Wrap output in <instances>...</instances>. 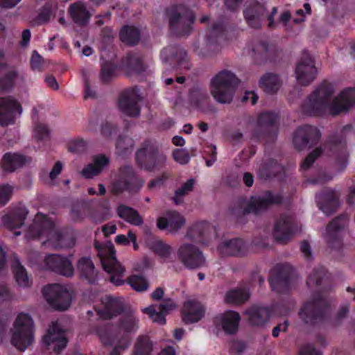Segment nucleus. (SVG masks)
<instances>
[{
  "label": "nucleus",
  "instance_id": "1",
  "mask_svg": "<svg viewBox=\"0 0 355 355\" xmlns=\"http://www.w3.org/2000/svg\"><path fill=\"white\" fill-rule=\"evenodd\" d=\"M333 89L330 86L322 85L316 89L305 103L304 112L310 115H338L347 112L355 103V90L346 89L331 100Z\"/></svg>",
  "mask_w": 355,
  "mask_h": 355
},
{
  "label": "nucleus",
  "instance_id": "2",
  "mask_svg": "<svg viewBox=\"0 0 355 355\" xmlns=\"http://www.w3.org/2000/svg\"><path fill=\"white\" fill-rule=\"evenodd\" d=\"M26 237L38 238L43 245L54 249L69 248L75 245L73 235L61 234L53 221L40 213L35 216L33 223L26 232Z\"/></svg>",
  "mask_w": 355,
  "mask_h": 355
},
{
  "label": "nucleus",
  "instance_id": "3",
  "mask_svg": "<svg viewBox=\"0 0 355 355\" xmlns=\"http://www.w3.org/2000/svg\"><path fill=\"white\" fill-rule=\"evenodd\" d=\"M137 327L138 319L133 315H127L123 318L121 327L117 331L100 332V339L104 345L114 347V351L110 355H119V351L128 348L130 343L127 334L135 331Z\"/></svg>",
  "mask_w": 355,
  "mask_h": 355
},
{
  "label": "nucleus",
  "instance_id": "4",
  "mask_svg": "<svg viewBox=\"0 0 355 355\" xmlns=\"http://www.w3.org/2000/svg\"><path fill=\"white\" fill-rule=\"evenodd\" d=\"M237 85L238 79L232 72L222 71L211 80V94L217 102L230 103Z\"/></svg>",
  "mask_w": 355,
  "mask_h": 355
},
{
  "label": "nucleus",
  "instance_id": "5",
  "mask_svg": "<svg viewBox=\"0 0 355 355\" xmlns=\"http://www.w3.org/2000/svg\"><path fill=\"white\" fill-rule=\"evenodd\" d=\"M33 340V322L31 317L26 313H19L14 323L12 344L18 349L24 351Z\"/></svg>",
  "mask_w": 355,
  "mask_h": 355
},
{
  "label": "nucleus",
  "instance_id": "6",
  "mask_svg": "<svg viewBox=\"0 0 355 355\" xmlns=\"http://www.w3.org/2000/svg\"><path fill=\"white\" fill-rule=\"evenodd\" d=\"M166 157L160 153L152 143L146 141L137 151L136 161L141 168L153 170L161 167L166 162Z\"/></svg>",
  "mask_w": 355,
  "mask_h": 355
},
{
  "label": "nucleus",
  "instance_id": "7",
  "mask_svg": "<svg viewBox=\"0 0 355 355\" xmlns=\"http://www.w3.org/2000/svg\"><path fill=\"white\" fill-rule=\"evenodd\" d=\"M169 25L171 30L178 35H187L191 30L195 21L193 15L184 6L172 8L168 11Z\"/></svg>",
  "mask_w": 355,
  "mask_h": 355
},
{
  "label": "nucleus",
  "instance_id": "8",
  "mask_svg": "<svg viewBox=\"0 0 355 355\" xmlns=\"http://www.w3.org/2000/svg\"><path fill=\"white\" fill-rule=\"evenodd\" d=\"M276 13V8L272 7L271 12L267 14L266 6L257 1L249 3L243 12L245 19L248 24L254 28H259L262 21L266 17L269 21L268 26L272 27L274 26L273 17Z\"/></svg>",
  "mask_w": 355,
  "mask_h": 355
},
{
  "label": "nucleus",
  "instance_id": "9",
  "mask_svg": "<svg viewBox=\"0 0 355 355\" xmlns=\"http://www.w3.org/2000/svg\"><path fill=\"white\" fill-rule=\"evenodd\" d=\"M43 294L53 309L66 310L71 302V296L67 288L60 284L46 286L43 289Z\"/></svg>",
  "mask_w": 355,
  "mask_h": 355
},
{
  "label": "nucleus",
  "instance_id": "10",
  "mask_svg": "<svg viewBox=\"0 0 355 355\" xmlns=\"http://www.w3.org/2000/svg\"><path fill=\"white\" fill-rule=\"evenodd\" d=\"M177 257L179 261L189 268H199L205 263V259L199 248L187 241L178 248Z\"/></svg>",
  "mask_w": 355,
  "mask_h": 355
},
{
  "label": "nucleus",
  "instance_id": "11",
  "mask_svg": "<svg viewBox=\"0 0 355 355\" xmlns=\"http://www.w3.org/2000/svg\"><path fill=\"white\" fill-rule=\"evenodd\" d=\"M107 256L105 257L100 252L101 261L104 270L110 274V281L116 286L122 285L125 280L123 277L125 273V268L118 262L114 256L113 247L110 246L105 249Z\"/></svg>",
  "mask_w": 355,
  "mask_h": 355
},
{
  "label": "nucleus",
  "instance_id": "12",
  "mask_svg": "<svg viewBox=\"0 0 355 355\" xmlns=\"http://www.w3.org/2000/svg\"><path fill=\"white\" fill-rule=\"evenodd\" d=\"M143 181L137 178L132 167L124 166L121 168L119 178L111 186V191L114 194H119L125 190L133 191L139 189Z\"/></svg>",
  "mask_w": 355,
  "mask_h": 355
},
{
  "label": "nucleus",
  "instance_id": "13",
  "mask_svg": "<svg viewBox=\"0 0 355 355\" xmlns=\"http://www.w3.org/2000/svg\"><path fill=\"white\" fill-rule=\"evenodd\" d=\"M320 137L321 134L316 127L304 125L295 132L293 141L296 148L302 150L307 146L315 144Z\"/></svg>",
  "mask_w": 355,
  "mask_h": 355
},
{
  "label": "nucleus",
  "instance_id": "14",
  "mask_svg": "<svg viewBox=\"0 0 355 355\" xmlns=\"http://www.w3.org/2000/svg\"><path fill=\"white\" fill-rule=\"evenodd\" d=\"M141 95L137 88H132L125 91L119 100V110L129 116H137L140 114L139 102Z\"/></svg>",
  "mask_w": 355,
  "mask_h": 355
},
{
  "label": "nucleus",
  "instance_id": "15",
  "mask_svg": "<svg viewBox=\"0 0 355 355\" xmlns=\"http://www.w3.org/2000/svg\"><path fill=\"white\" fill-rule=\"evenodd\" d=\"M317 69L311 56L304 54L299 61L295 69V78L298 84L306 85L315 78Z\"/></svg>",
  "mask_w": 355,
  "mask_h": 355
},
{
  "label": "nucleus",
  "instance_id": "16",
  "mask_svg": "<svg viewBox=\"0 0 355 355\" xmlns=\"http://www.w3.org/2000/svg\"><path fill=\"white\" fill-rule=\"evenodd\" d=\"M21 105L11 96L0 98V123L7 125L12 123L22 113Z\"/></svg>",
  "mask_w": 355,
  "mask_h": 355
},
{
  "label": "nucleus",
  "instance_id": "17",
  "mask_svg": "<svg viewBox=\"0 0 355 355\" xmlns=\"http://www.w3.org/2000/svg\"><path fill=\"white\" fill-rule=\"evenodd\" d=\"M44 343L49 349L58 353L67 346V341L64 332L58 323H53L44 337Z\"/></svg>",
  "mask_w": 355,
  "mask_h": 355
},
{
  "label": "nucleus",
  "instance_id": "18",
  "mask_svg": "<svg viewBox=\"0 0 355 355\" xmlns=\"http://www.w3.org/2000/svg\"><path fill=\"white\" fill-rule=\"evenodd\" d=\"M123 308V299L107 295L102 300V307L96 309V311L100 317L110 319L119 314Z\"/></svg>",
  "mask_w": 355,
  "mask_h": 355
},
{
  "label": "nucleus",
  "instance_id": "19",
  "mask_svg": "<svg viewBox=\"0 0 355 355\" xmlns=\"http://www.w3.org/2000/svg\"><path fill=\"white\" fill-rule=\"evenodd\" d=\"M184 224V218L175 211L166 212L164 216L157 219V223L159 230H168L171 233H176Z\"/></svg>",
  "mask_w": 355,
  "mask_h": 355
},
{
  "label": "nucleus",
  "instance_id": "20",
  "mask_svg": "<svg viewBox=\"0 0 355 355\" xmlns=\"http://www.w3.org/2000/svg\"><path fill=\"white\" fill-rule=\"evenodd\" d=\"M215 233L214 227L205 221L198 222L191 226L187 233L186 239L197 243H204L210 235Z\"/></svg>",
  "mask_w": 355,
  "mask_h": 355
},
{
  "label": "nucleus",
  "instance_id": "21",
  "mask_svg": "<svg viewBox=\"0 0 355 355\" xmlns=\"http://www.w3.org/2000/svg\"><path fill=\"white\" fill-rule=\"evenodd\" d=\"M241 317L237 312L225 311L215 319L216 327H220L226 334H234L237 329Z\"/></svg>",
  "mask_w": 355,
  "mask_h": 355
},
{
  "label": "nucleus",
  "instance_id": "22",
  "mask_svg": "<svg viewBox=\"0 0 355 355\" xmlns=\"http://www.w3.org/2000/svg\"><path fill=\"white\" fill-rule=\"evenodd\" d=\"M144 242L149 250L162 259L168 260L173 254L172 246L154 235H147Z\"/></svg>",
  "mask_w": 355,
  "mask_h": 355
},
{
  "label": "nucleus",
  "instance_id": "23",
  "mask_svg": "<svg viewBox=\"0 0 355 355\" xmlns=\"http://www.w3.org/2000/svg\"><path fill=\"white\" fill-rule=\"evenodd\" d=\"M281 200L282 197L279 195H272L270 192L262 196L252 197L247 211L260 212L273 204L279 203Z\"/></svg>",
  "mask_w": 355,
  "mask_h": 355
},
{
  "label": "nucleus",
  "instance_id": "24",
  "mask_svg": "<svg viewBox=\"0 0 355 355\" xmlns=\"http://www.w3.org/2000/svg\"><path fill=\"white\" fill-rule=\"evenodd\" d=\"M175 308L176 305L173 302L167 300L159 306L152 305L144 308L142 311L149 315L153 322L163 324L165 323V314Z\"/></svg>",
  "mask_w": 355,
  "mask_h": 355
},
{
  "label": "nucleus",
  "instance_id": "25",
  "mask_svg": "<svg viewBox=\"0 0 355 355\" xmlns=\"http://www.w3.org/2000/svg\"><path fill=\"white\" fill-rule=\"evenodd\" d=\"M298 230L295 228L292 218L283 216L279 218L275 227L274 236L279 242L287 241L291 234L297 232Z\"/></svg>",
  "mask_w": 355,
  "mask_h": 355
},
{
  "label": "nucleus",
  "instance_id": "26",
  "mask_svg": "<svg viewBox=\"0 0 355 355\" xmlns=\"http://www.w3.org/2000/svg\"><path fill=\"white\" fill-rule=\"evenodd\" d=\"M182 312L184 322L193 323L201 320L205 313V308L200 302L189 300L184 304Z\"/></svg>",
  "mask_w": 355,
  "mask_h": 355
},
{
  "label": "nucleus",
  "instance_id": "27",
  "mask_svg": "<svg viewBox=\"0 0 355 355\" xmlns=\"http://www.w3.org/2000/svg\"><path fill=\"white\" fill-rule=\"evenodd\" d=\"M109 163L110 159L105 155H96L92 162L83 168L81 174L86 178H92L99 175Z\"/></svg>",
  "mask_w": 355,
  "mask_h": 355
},
{
  "label": "nucleus",
  "instance_id": "28",
  "mask_svg": "<svg viewBox=\"0 0 355 355\" xmlns=\"http://www.w3.org/2000/svg\"><path fill=\"white\" fill-rule=\"evenodd\" d=\"M338 193L332 189H328L317 196L320 209L327 215L331 214L336 209L338 205Z\"/></svg>",
  "mask_w": 355,
  "mask_h": 355
},
{
  "label": "nucleus",
  "instance_id": "29",
  "mask_svg": "<svg viewBox=\"0 0 355 355\" xmlns=\"http://www.w3.org/2000/svg\"><path fill=\"white\" fill-rule=\"evenodd\" d=\"M28 162H30V159H27L22 155L15 153H8L3 157L1 167L4 171L12 172Z\"/></svg>",
  "mask_w": 355,
  "mask_h": 355
},
{
  "label": "nucleus",
  "instance_id": "30",
  "mask_svg": "<svg viewBox=\"0 0 355 355\" xmlns=\"http://www.w3.org/2000/svg\"><path fill=\"white\" fill-rule=\"evenodd\" d=\"M69 11L73 21L76 24L83 26L89 22L91 14L83 2L78 1L71 4Z\"/></svg>",
  "mask_w": 355,
  "mask_h": 355
},
{
  "label": "nucleus",
  "instance_id": "31",
  "mask_svg": "<svg viewBox=\"0 0 355 355\" xmlns=\"http://www.w3.org/2000/svg\"><path fill=\"white\" fill-rule=\"evenodd\" d=\"M26 215L25 209L13 210L2 217V225L10 230L19 228L23 225Z\"/></svg>",
  "mask_w": 355,
  "mask_h": 355
},
{
  "label": "nucleus",
  "instance_id": "32",
  "mask_svg": "<svg viewBox=\"0 0 355 355\" xmlns=\"http://www.w3.org/2000/svg\"><path fill=\"white\" fill-rule=\"evenodd\" d=\"M250 323L254 326H261L266 324L270 317V311L266 307L254 306L245 312Z\"/></svg>",
  "mask_w": 355,
  "mask_h": 355
},
{
  "label": "nucleus",
  "instance_id": "33",
  "mask_svg": "<svg viewBox=\"0 0 355 355\" xmlns=\"http://www.w3.org/2000/svg\"><path fill=\"white\" fill-rule=\"evenodd\" d=\"M244 247L242 240L234 239L223 241L218 247V250L224 256H236L243 253Z\"/></svg>",
  "mask_w": 355,
  "mask_h": 355
},
{
  "label": "nucleus",
  "instance_id": "34",
  "mask_svg": "<svg viewBox=\"0 0 355 355\" xmlns=\"http://www.w3.org/2000/svg\"><path fill=\"white\" fill-rule=\"evenodd\" d=\"M118 216L127 223L135 226L141 225L144 220L138 212L130 207L119 205L116 209Z\"/></svg>",
  "mask_w": 355,
  "mask_h": 355
},
{
  "label": "nucleus",
  "instance_id": "35",
  "mask_svg": "<svg viewBox=\"0 0 355 355\" xmlns=\"http://www.w3.org/2000/svg\"><path fill=\"white\" fill-rule=\"evenodd\" d=\"M12 268L13 270L15 281L19 286L27 288L31 286V280L28 277L26 270L21 265L19 259L14 257L12 262Z\"/></svg>",
  "mask_w": 355,
  "mask_h": 355
},
{
  "label": "nucleus",
  "instance_id": "36",
  "mask_svg": "<svg viewBox=\"0 0 355 355\" xmlns=\"http://www.w3.org/2000/svg\"><path fill=\"white\" fill-rule=\"evenodd\" d=\"M125 72L131 76L134 73H140L145 69V66L141 58L136 55L127 58L123 65Z\"/></svg>",
  "mask_w": 355,
  "mask_h": 355
},
{
  "label": "nucleus",
  "instance_id": "37",
  "mask_svg": "<svg viewBox=\"0 0 355 355\" xmlns=\"http://www.w3.org/2000/svg\"><path fill=\"white\" fill-rule=\"evenodd\" d=\"M78 270L89 282L96 279V272L94 264L88 258H82L78 261Z\"/></svg>",
  "mask_w": 355,
  "mask_h": 355
},
{
  "label": "nucleus",
  "instance_id": "38",
  "mask_svg": "<svg viewBox=\"0 0 355 355\" xmlns=\"http://www.w3.org/2000/svg\"><path fill=\"white\" fill-rule=\"evenodd\" d=\"M347 218L345 216L336 218L334 219L327 226L325 232L323 234L326 239L329 242V240L336 236L338 232L344 228L347 225Z\"/></svg>",
  "mask_w": 355,
  "mask_h": 355
},
{
  "label": "nucleus",
  "instance_id": "39",
  "mask_svg": "<svg viewBox=\"0 0 355 355\" xmlns=\"http://www.w3.org/2000/svg\"><path fill=\"white\" fill-rule=\"evenodd\" d=\"M260 85L267 93H274L279 89L280 81L277 75L268 73L261 78Z\"/></svg>",
  "mask_w": 355,
  "mask_h": 355
},
{
  "label": "nucleus",
  "instance_id": "40",
  "mask_svg": "<svg viewBox=\"0 0 355 355\" xmlns=\"http://www.w3.org/2000/svg\"><path fill=\"white\" fill-rule=\"evenodd\" d=\"M318 302L306 304L300 311V317L306 323L313 322L318 315L316 309H318Z\"/></svg>",
  "mask_w": 355,
  "mask_h": 355
},
{
  "label": "nucleus",
  "instance_id": "41",
  "mask_svg": "<svg viewBox=\"0 0 355 355\" xmlns=\"http://www.w3.org/2000/svg\"><path fill=\"white\" fill-rule=\"evenodd\" d=\"M120 38L128 44H136L139 40L140 33L135 27L124 26L120 32Z\"/></svg>",
  "mask_w": 355,
  "mask_h": 355
},
{
  "label": "nucleus",
  "instance_id": "42",
  "mask_svg": "<svg viewBox=\"0 0 355 355\" xmlns=\"http://www.w3.org/2000/svg\"><path fill=\"white\" fill-rule=\"evenodd\" d=\"M246 290L238 288L229 291L225 295V302L228 304H239L245 302L249 298Z\"/></svg>",
  "mask_w": 355,
  "mask_h": 355
},
{
  "label": "nucleus",
  "instance_id": "43",
  "mask_svg": "<svg viewBox=\"0 0 355 355\" xmlns=\"http://www.w3.org/2000/svg\"><path fill=\"white\" fill-rule=\"evenodd\" d=\"M22 81V75L12 71L0 80V88L3 90H9Z\"/></svg>",
  "mask_w": 355,
  "mask_h": 355
},
{
  "label": "nucleus",
  "instance_id": "44",
  "mask_svg": "<svg viewBox=\"0 0 355 355\" xmlns=\"http://www.w3.org/2000/svg\"><path fill=\"white\" fill-rule=\"evenodd\" d=\"M128 284L137 292H143L148 288L149 284L146 278L140 275H132L127 279Z\"/></svg>",
  "mask_w": 355,
  "mask_h": 355
},
{
  "label": "nucleus",
  "instance_id": "45",
  "mask_svg": "<svg viewBox=\"0 0 355 355\" xmlns=\"http://www.w3.org/2000/svg\"><path fill=\"white\" fill-rule=\"evenodd\" d=\"M195 183L194 179H189L175 191L173 200L176 205L182 203L184 197L192 191Z\"/></svg>",
  "mask_w": 355,
  "mask_h": 355
},
{
  "label": "nucleus",
  "instance_id": "46",
  "mask_svg": "<svg viewBox=\"0 0 355 355\" xmlns=\"http://www.w3.org/2000/svg\"><path fill=\"white\" fill-rule=\"evenodd\" d=\"M152 345L146 336L141 337L136 344L135 352L133 355H150Z\"/></svg>",
  "mask_w": 355,
  "mask_h": 355
},
{
  "label": "nucleus",
  "instance_id": "47",
  "mask_svg": "<svg viewBox=\"0 0 355 355\" xmlns=\"http://www.w3.org/2000/svg\"><path fill=\"white\" fill-rule=\"evenodd\" d=\"M74 268L71 260L62 256V261L58 264V273L66 277H71L73 275Z\"/></svg>",
  "mask_w": 355,
  "mask_h": 355
},
{
  "label": "nucleus",
  "instance_id": "48",
  "mask_svg": "<svg viewBox=\"0 0 355 355\" xmlns=\"http://www.w3.org/2000/svg\"><path fill=\"white\" fill-rule=\"evenodd\" d=\"M74 268L71 260L62 256V261L58 264V273L66 277H71L73 275Z\"/></svg>",
  "mask_w": 355,
  "mask_h": 355
},
{
  "label": "nucleus",
  "instance_id": "49",
  "mask_svg": "<svg viewBox=\"0 0 355 355\" xmlns=\"http://www.w3.org/2000/svg\"><path fill=\"white\" fill-rule=\"evenodd\" d=\"M62 261V256L59 254H49L44 259L43 268L58 273V264Z\"/></svg>",
  "mask_w": 355,
  "mask_h": 355
},
{
  "label": "nucleus",
  "instance_id": "50",
  "mask_svg": "<svg viewBox=\"0 0 355 355\" xmlns=\"http://www.w3.org/2000/svg\"><path fill=\"white\" fill-rule=\"evenodd\" d=\"M277 118V115L274 113H263L258 117L257 120V126L270 125L276 122Z\"/></svg>",
  "mask_w": 355,
  "mask_h": 355
},
{
  "label": "nucleus",
  "instance_id": "51",
  "mask_svg": "<svg viewBox=\"0 0 355 355\" xmlns=\"http://www.w3.org/2000/svg\"><path fill=\"white\" fill-rule=\"evenodd\" d=\"M323 150L320 148H317L313 150L309 155L306 157V159L301 164L300 168L302 170L308 169L311 165L315 162V160L321 155Z\"/></svg>",
  "mask_w": 355,
  "mask_h": 355
},
{
  "label": "nucleus",
  "instance_id": "52",
  "mask_svg": "<svg viewBox=\"0 0 355 355\" xmlns=\"http://www.w3.org/2000/svg\"><path fill=\"white\" fill-rule=\"evenodd\" d=\"M13 187L9 184L0 185V205H6L10 199Z\"/></svg>",
  "mask_w": 355,
  "mask_h": 355
},
{
  "label": "nucleus",
  "instance_id": "53",
  "mask_svg": "<svg viewBox=\"0 0 355 355\" xmlns=\"http://www.w3.org/2000/svg\"><path fill=\"white\" fill-rule=\"evenodd\" d=\"M115 67L109 62L104 63L102 65L101 71V79L106 82L110 80L114 75Z\"/></svg>",
  "mask_w": 355,
  "mask_h": 355
},
{
  "label": "nucleus",
  "instance_id": "54",
  "mask_svg": "<svg viewBox=\"0 0 355 355\" xmlns=\"http://www.w3.org/2000/svg\"><path fill=\"white\" fill-rule=\"evenodd\" d=\"M33 137L37 141H46L49 137V131L46 127L43 124L36 125L34 129Z\"/></svg>",
  "mask_w": 355,
  "mask_h": 355
},
{
  "label": "nucleus",
  "instance_id": "55",
  "mask_svg": "<svg viewBox=\"0 0 355 355\" xmlns=\"http://www.w3.org/2000/svg\"><path fill=\"white\" fill-rule=\"evenodd\" d=\"M207 98L205 92L198 89H194L189 93V98L191 103L198 105Z\"/></svg>",
  "mask_w": 355,
  "mask_h": 355
},
{
  "label": "nucleus",
  "instance_id": "56",
  "mask_svg": "<svg viewBox=\"0 0 355 355\" xmlns=\"http://www.w3.org/2000/svg\"><path fill=\"white\" fill-rule=\"evenodd\" d=\"M175 60L178 61V66L180 69H189L190 68L187 54L184 50H180L178 51L175 55Z\"/></svg>",
  "mask_w": 355,
  "mask_h": 355
},
{
  "label": "nucleus",
  "instance_id": "57",
  "mask_svg": "<svg viewBox=\"0 0 355 355\" xmlns=\"http://www.w3.org/2000/svg\"><path fill=\"white\" fill-rule=\"evenodd\" d=\"M174 159L181 164H187L189 161V155L184 149H176L173 153Z\"/></svg>",
  "mask_w": 355,
  "mask_h": 355
},
{
  "label": "nucleus",
  "instance_id": "58",
  "mask_svg": "<svg viewBox=\"0 0 355 355\" xmlns=\"http://www.w3.org/2000/svg\"><path fill=\"white\" fill-rule=\"evenodd\" d=\"M132 147V141L131 139L124 137L123 138H120L116 143V148L119 150L126 151L129 149H131Z\"/></svg>",
  "mask_w": 355,
  "mask_h": 355
},
{
  "label": "nucleus",
  "instance_id": "59",
  "mask_svg": "<svg viewBox=\"0 0 355 355\" xmlns=\"http://www.w3.org/2000/svg\"><path fill=\"white\" fill-rule=\"evenodd\" d=\"M320 352L316 350L311 345H304L299 350V355H320Z\"/></svg>",
  "mask_w": 355,
  "mask_h": 355
},
{
  "label": "nucleus",
  "instance_id": "60",
  "mask_svg": "<svg viewBox=\"0 0 355 355\" xmlns=\"http://www.w3.org/2000/svg\"><path fill=\"white\" fill-rule=\"evenodd\" d=\"M31 67L34 70H40L42 66V57L37 53L33 52L31 59Z\"/></svg>",
  "mask_w": 355,
  "mask_h": 355
},
{
  "label": "nucleus",
  "instance_id": "61",
  "mask_svg": "<svg viewBox=\"0 0 355 355\" xmlns=\"http://www.w3.org/2000/svg\"><path fill=\"white\" fill-rule=\"evenodd\" d=\"M50 10L48 8H45L37 16L35 23L37 24H41L46 22L50 17Z\"/></svg>",
  "mask_w": 355,
  "mask_h": 355
},
{
  "label": "nucleus",
  "instance_id": "62",
  "mask_svg": "<svg viewBox=\"0 0 355 355\" xmlns=\"http://www.w3.org/2000/svg\"><path fill=\"white\" fill-rule=\"evenodd\" d=\"M62 165L60 162H57L51 172L49 173V178L53 180L62 171Z\"/></svg>",
  "mask_w": 355,
  "mask_h": 355
},
{
  "label": "nucleus",
  "instance_id": "63",
  "mask_svg": "<svg viewBox=\"0 0 355 355\" xmlns=\"http://www.w3.org/2000/svg\"><path fill=\"white\" fill-rule=\"evenodd\" d=\"M258 96L254 92H246L245 96L243 97V101L249 102L252 105L257 103Z\"/></svg>",
  "mask_w": 355,
  "mask_h": 355
},
{
  "label": "nucleus",
  "instance_id": "64",
  "mask_svg": "<svg viewBox=\"0 0 355 355\" xmlns=\"http://www.w3.org/2000/svg\"><path fill=\"white\" fill-rule=\"evenodd\" d=\"M45 82L46 85L51 89L54 90H58L59 89L58 83L57 82L55 77L52 76H48L45 78Z\"/></svg>",
  "mask_w": 355,
  "mask_h": 355
}]
</instances>
